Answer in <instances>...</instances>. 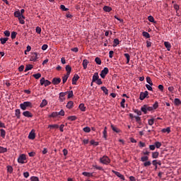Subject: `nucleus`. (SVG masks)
I'll return each mask as SVG.
<instances>
[{
	"instance_id": "nucleus-1",
	"label": "nucleus",
	"mask_w": 181,
	"mask_h": 181,
	"mask_svg": "<svg viewBox=\"0 0 181 181\" xmlns=\"http://www.w3.org/2000/svg\"><path fill=\"white\" fill-rule=\"evenodd\" d=\"M33 105L32 102L26 101L20 104V108L23 110V111H25L28 108H32Z\"/></svg>"
},
{
	"instance_id": "nucleus-2",
	"label": "nucleus",
	"mask_w": 181,
	"mask_h": 181,
	"mask_svg": "<svg viewBox=\"0 0 181 181\" xmlns=\"http://www.w3.org/2000/svg\"><path fill=\"white\" fill-rule=\"evenodd\" d=\"M100 163H103V165H109L111 163V160L108 156H103L102 158H100Z\"/></svg>"
},
{
	"instance_id": "nucleus-3",
	"label": "nucleus",
	"mask_w": 181,
	"mask_h": 181,
	"mask_svg": "<svg viewBox=\"0 0 181 181\" xmlns=\"http://www.w3.org/2000/svg\"><path fill=\"white\" fill-rule=\"evenodd\" d=\"M108 68L105 67L100 72V76L102 78H105V76H107V74H108Z\"/></svg>"
},
{
	"instance_id": "nucleus-4",
	"label": "nucleus",
	"mask_w": 181,
	"mask_h": 181,
	"mask_svg": "<svg viewBox=\"0 0 181 181\" xmlns=\"http://www.w3.org/2000/svg\"><path fill=\"white\" fill-rule=\"evenodd\" d=\"M25 160H26V155L21 154L18 158V163H25Z\"/></svg>"
},
{
	"instance_id": "nucleus-5",
	"label": "nucleus",
	"mask_w": 181,
	"mask_h": 181,
	"mask_svg": "<svg viewBox=\"0 0 181 181\" xmlns=\"http://www.w3.org/2000/svg\"><path fill=\"white\" fill-rule=\"evenodd\" d=\"M148 95V90H146L145 92H141L140 93V97L139 99L142 101L144 100H145V98H146Z\"/></svg>"
},
{
	"instance_id": "nucleus-6",
	"label": "nucleus",
	"mask_w": 181,
	"mask_h": 181,
	"mask_svg": "<svg viewBox=\"0 0 181 181\" xmlns=\"http://www.w3.org/2000/svg\"><path fill=\"white\" fill-rule=\"evenodd\" d=\"M112 173L116 175V176H117V177H119V179H121L122 180H125V177H124V175L120 174L119 172L115 171L114 170H112Z\"/></svg>"
},
{
	"instance_id": "nucleus-7",
	"label": "nucleus",
	"mask_w": 181,
	"mask_h": 181,
	"mask_svg": "<svg viewBox=\"0 0 181 181\" xmlns=\"http://www.w3.org/2000/svg\"><path fill=\"white\" fill-rule=\"evenodd\" d=\"M54 86H57V84H60L62 83V78H54L52 81Z\"/></svg>"
},
{
	"instance_id": "nucleus-8",
	"label": "nucleus",
	"mask_w": 181,
	"mask_h": 181,
	"mask_svg": "<svg viewBox=\"0 0 181 181\" xmlns=\"http://www.w3.org/2000/svg\"><path fill=\"white\" fill-rule=\"evenodd\" d=\"M37 59H39V57H37V52H34L33 53V55L30 57V62H37Z\"/></svg>"
},
{
	"instance_id": "nucleus-9",
	"label": "nucleus",
	"mask_w": 181,
	"mask_h": 181,
	"mask_svg": "<svg viewBox=\"0 0 181 181\" xmlns=\"http://www.w3.org/2000/svg\"><path fill=\"white\" fill-rule=\"evenodd\" d=\"M78 78H80V76H78V75L75 74L74 76V77L72 78V84L74 86H76V84H77V81H78Z\"/></svg>"
},
{
	"instance_id": "nucleus-10",
	"label": "nucleus",
	"mask_w": 181,
	"mask_h": 181,
	"mask_svg": "<svg viewBox=\"0 0 181 181\" xmlns=\"http://www.w3.org/2000/svg\"><path fill=\"white\" fill-rule=\"evenodd\" d=\"M23 115L24 117H26L27 118H32V117H33V115L32 114V112H29V111H24L23 112Z\"/></svg>"
},
{
	"instance_id": "nucleus-11",
	"label": "nucleus",
	"mask_w": 181,
	"mask_h": 181,
	"mask_svg": "<svg viewBox=\"0 0 181 181\" xmlns=\"http://www.w3.org/2000/svg\"><path fill=\"white\" fill-rule=\"evenodd\" d=\"M35 138H36V134H35V130H32L28 135V139H35Z\"/></svg>"
},
{
	"instance_id": "nucleus-12",
	"label": "nucleus",
	"mask_w": 181,
	"mask_h": 181,
	"mask_svg": "<svg viewBox=\"0 0 181 181\" xmlns=\"http://www.w3.org/2000/svg\"><path fill=\"white\" fill-rule=\"evenodd\" d=\"M67 93L68 92L59 93V101H61V103H63V101H64V97H65L66 94H67Z\"/></svg>"
},
{
	"instance_id": "nucleus-13",
	"label": "nucleus",
	"mask_w": 181,
	"mask_h": 181,
	"mask_svg": "<svg viewBox=\"0 0 181 181\" xmlns=\"http://www.w3.org/2000/svg\"><path fill=\"white\" fill-rule=\"evenodd\" d=\"M99 78H100V76H98V73L97 72L95 73L93 76V79H92L93 83H95V81Z\"/></svg>"
},
{
	"instance_id": "nucleus-14",
	"label": "nucleus",
	"mask_w": 181,
	"mask_h": 181,
	"mask_svg": "<svg viewBox=\"0 0 181 181\" xmlns=\"http://www.w3.org/2000/svg\"><path fill=\"white\" fill-rule=\"evenodd\" d=\"M15 115L17 118V119H21V110L20 109H16L15 110Z\"/></svg>"
},
{
	"instance_id": "nucleus-15",
	"label": "nucleus",
	"mask_w": 181,
	"mask_h": 181,
	"mask_svg": "<svg viewBox=\"0 0 181 181\" xmlns=\"http://www.w3.org/2000/svg\"><path fill=\"white\" fill-rule=\"evenodd\" d=\"M164 45L166 47L167 50L168 52H170V47H172V45H170V42H165Z\"/></svg>"
},
{
	"instance_id": "nucleus-16",
	"label": "nucleus",
	"mask_w": 181,
	"mask_h": 181,
	"mask_svg": "<svg viewBox=\"0 0 181 181\" xmlns=\"http://www.w3.org/2000/svg\"><path fill=\"white\" fill-rule=\"evenodd\" d=\"M152 163L153 165V166H155V168H156V165H159V166H160V165H162V162H160V160H153L152 161Z\"/></svg>"
},
{
	"instance_id": "nucleus-17",
	"label": "nucleus",
	"mask_w": 181,
	"mask_h": 181,
	"mask_svg": "<svg viewBox=\"0 0 181 181\" xmlns=\"http://www.w3.org/2000/svg\"><path fill=\"white\" fill-rule=\"evenodd\" d=\"M46 105H47V100H46V99H44L42 100L40 107V108H43L44 107H46Z\"/></svg>"
},
{
	"instance_id": "nucleus-18",
	"label": "nucleus",
	"mask_w": 181,
	"mask_h": 181,
	"mask_svg": "<svg viewBox=\"0 0 181 181\" xmlns=\"http://www.w3.org/2000/svg\"><path fill=\"white\" fill-rule=\"evenodd\" d=\"M66 74L70 76V73H71V66L70 65H66L65 67Z\"/></svg>"
},
{
	"instance_id": "nucleus-19",
	"label": "nucleus",
	"mask_w": 181,
	"mask_h": 181,
	"mask_svg": "<svg viewBox=\"0 0 181 181\" xmlns=\"http://www.w3.org/2000/svg\"><path fill=\"white\" fill-rule=\"evenodd\" d=\"M88 63H90V62H88V60L83 59L82 64H83V67L84 70H86V69H87V66H88Z\"/></svg>"
},
{
	"instance_id": "nucleus-20",
	"label": "nucleus",
	"mask_w": 181,
	"mask_h": 181,
	"mask_svg": "<svg viewBox=\"0 0 181 181\" xmlns=\"http://www.w3.org/2000/svg\"><path fill=\"white\" fill-rule=\"evenodd\" d=\"M49 118H59L57 112H53L51 115H49Z\"/></svg>"
},
{
	"instance_id": "nucleus-21",
	"label": "nucleus",
	"mask_w": 181,
	"mask_h": 181,
	"mask_svg": "<svg viewBox=\"0 0 181 181\" xmlns=\"http://www.w3.org/2000/svg\"><path fill=\"white\" fill-rule=\"evenodd\" d=\"M152 158H153V159H158V158H159V152H158V151L153 152Z\"/></svg>"
},
{
	"instance_id": "nucleus-22",
	"label": "nucleus",
	"mask_w": 181,
	"mask_h": 181,
	"mask_svg": "<svg viewBox=\"0 0 181 181\" xmlns=\"http://www.w3.org/2000/svg\"><path fill=\"white\" fill-rule=\"evenodd\" d=\"M8 40H9V38H8V37L0 38V42H1V45H5V43H6V42H8Z\"/></svg>"
},
{
	"instance_id": "nucleus-23",
	"label": "nucleus",
	"mask_w": 181,
	"mask_h": 181,
	"mask_svg": "<svg viewBox=\"0 0 181 181\" xmlns=\"http://www.w3.org/2000/svg\"><path fill=\"white\" fill-rule=\"evenodd\" d=\"M14 16L16 17V18H21V17H22V18H25V16H23V15H22V14H21V12L20 11H16L15 13H14Z\"/></svg>"
},
{
	"instance_id": "nucleus-24",
	"label": "nucleus",
	"mask_w": 181,
	"mask_h": 181,
	"mask_svg": "<svg viewBox=\"0 0 181 181\" xmlns=\"http://www.w3.org/2000/svg\"><path fill=\"white\" fill-rule=\"evenodd\" d=\"M111 128H112V131H114V132H116L117 134H119L120 130L117 127L112 124Z\"/></svg>"
},
{
	"instance_id": "nucleus-25",
	"label": "nucleus",
	"mask_w": 181,
	"mask_h": 181,
	"mask_svg": "<svg viewBox=\"0 0 181 181\" xmlns=\"http://www.w3.org/2000/svg\"><path fill=\"white\" fill-rule=\"evenodd\" d=\"M32 69H33V65H32V64L26 65L24 71L26 73V71H29V70H32Z\"/></svg>"
},
{
	"instance_id": "nucleus-26",
	"label": "nucleus",
	"mask_w": 181,
	"mask_h": 181,
	"mask_svg": "<svg viewBox=\"0 0 181 181\" xmlns=\"http://www.w3.org/2000/svg\"><path fill=\"white\" fill-rule=\"evenodd\" d=\"M73 105H74V103L73 101H69L66 104V108H69L70 110V109H71Z\"/></svg>"
},
{
	"instance_id": "nucleus-27",
	"label": "nucleus",
	"mask_w": 181,
	"mask_h": 181,
	"mask_svg": "<svg viewBox=\"0 0 181 181\" xmlns=\"http://www.w3.org/2000/svg\"><path fill=\"white\" fill-rule=\"evenodd\" d=\"M69 77H70V75H69L67 74L64 76L62 77V83H63V84H64L66 83V81H67Z\"/></svg>"
},
{
	"instance_id": "nucleus-28",
	"label": "nucleus",
	"mask_w": 181,
	"mask_h": 181,
	"mask_svg": "<svg viewBox=\"0 0 181 181\" xmlns=\"http://www.w3.org/2000/svg\"><path fill=\"white\" fill-rule=\"evenodd\" d=\"M103 11H105V12H111V11H112V8L108 6H105L103 7Z\"/></svg>"
},
{
	"instance_id": "nucleus-29",
	"label": "nucleus",
	"mask_w": 181,
	"mask_h": 181,
	"mask_svg": "<svg viewBox=\"0 0 181 181\" xmlns=\"http://www.w3.org/2000/svg\"><path fill=\"white\" fill-rule=\"evenodd\" d=\"M141 111L144 112V114H148V110L146 109V105H144L141 107Z\"/></svg>"
},
{
	"instance_id": "nucleus-30",
	"label": "nucleus",
	"mask_w": 181,
	"mask_h": 181,
	"mask_svg": "<svg viewBox=\"0 0 181 181\" xmlns=\"http://www.w3.org/2000/svg\"><path fill=\"white\" fill-rule=\"evenodd\" d=\"M107 127H105L104 128L103 132V138H104V139H105V141H107Z\"/></svg>"
},
{
	"instance_id": "nucleus-31",
	"label": "nucleus",
	"mask_w": 181,
	"mask_h": 181,
	"mask_svg": "<svg viewBox=\"0 0 181 181\" xmlns=\"http://www.w3.org/2000/svg\"><path fill=\"white\" fill-rule=\"evenodd\" d=\"M64 110H61L60 112H57L58 118H60V117H64Z\"/></svg>"
},
{
	"instance_id": "nucleus-32",
	"label": "nucleus",
	"mask_w": 181,
	"mask_h": 181,
	"mask_svg": "<svg viewBox=\"0 0 181 181\" xmlns=\"http://www.w3.org/2000/svg\"><path fill=\"white\" fill-rule=\"evenodd\" d=\"M118 45H119V40L116 38L113 41V47H117V46H118Z\"/></svg>"
},
{
	"instance_id": "nucleus-33",
	"label": "nucleus",
	"mask_w": 181,
	"mask_h": 181,
	"mask_svg": "<svg viewBox=\"0 0 181 181\" xmlns=\"http://www.w3.org/2000/svg\"><path fill=\"white\" fill-rule=\"evenodd\" d=\"M33 77H34V78H35L36 80H39V78L42 77V74L40 73L35 74L33 75Z\"/></svg>"
},
{
	"instance_id": "nucleus-34",
	"label": "nucleus",
	"mask_w": 181,
	"mask_h": 181,
	"mask_svg": "<svg viewBox=\"0 0 181 181\" xmlns=\"http://www.w3.org/2000/svg\"><path fill=\"white\" fill-rule=\"evenodd\" d=\"M124 56L127 59V64H129V60L131 59V56L129 55V54H127V53L124 54Z\"/></svg>"
},
{
	"instance_id": "nucleus-35",
	"label": "nucleus",
	"mask_w": 181,
	"mask_h": 181,
	"mask_svg": "<svg viewBox=\"0 0 181 181\" xmlns=\"http://www.w3.org/2000/svg\"><path fill=\"white\" fill-rule=\"evenodd\" d=\"M0 132H1V138H5L6 135V132L5 131V129H1Z\"/></svg>"
},
{
	"instance_id": "nucleus-36",
	"label": "nucleus",
	"mask_w": 181,
	"mask_h": 181,
	"mask_svg": "<svg viewBox=\"0 0 181 181\" xmlns=\"http://www.w3.org/2000/svg\"><path fill=\"white\" fill-rule=\"evenodd\" d=\"M82 175L83 176H86L87 177H91V176H93V173H88V172H83V173H82Z\"/></svg>"
},
{
	"instance_id": "nucleus-37",
	"label": "nucleus",
	"mask_w": 181,
	"mask_h": 181,
	"mask_svg": "<svg viewBox=\"0 0 181 181\" xmlns=\"http://www.w3.org/2000/svg\"><path fill=\"white\" fill-rule=\"evenodd\" d=\"M100 88L106 95H108V89L105 86H102Z\"/></svg>"
},
{
	"instance_id": "nucleus-38",
	"label": "nucleus",
	"mask_w": 181,
	"mask_h": 181,
	"mask_svg": "<svg viewBox=\"0 0 181 181\" xmlns=\"http://www.w3.org/2000/svg\"><path fill=\"white\" fill-rule=\"evenodd\" d=\"M5 152H8V148L0 146V153H5Z\"/></svg>"
},
{
	"instance_id": "nucleus-39",
	"label": "nucleus",
	"mask_w": 181,
	"mask_h": 181,
	"mask_svg": "<svg viewBox=\"0 0 181 181\" xmlns=\"http://www.w3.org/2000/svg\"><path fill=\"white\" fill-rule=\"evenodd\" d=\"M148 160H149V157H148V156H142L141 158V162H146Z\"/></svg>"
},
{
	"instance_id": "nucleus-40",
	"label": "nucleus",
	"mask_w": 181,
	"mask_h": 181,
	"mask_svg": "<svg viewBox=\"0 0 181 181\" xmlns=\"http://www.w3.org/2000/svg\"><path fill=\"white\" fill-rule=\"evenodd\" d=\"M79 109L81 110V111H83V112L86 111V106L83 103H81L79 105Z\"/></svg>"
},
{
	"instance_id": "nucleus-41",
	"label": "nucleus",
	"mask_w": 181,
	"mask_h": 181,
	"mask_svg": "<svg viewBox=\"0 0 181 181\" xmlns=\"http://www.w3.org/2000/svg\"><path fill=\"white\" fill-rule=\"evenodd\" d=\"M83 131L88 134L89 132H91V129L89 127H86L83 129Z\"/></svg>"
},
{
	"instance_id": "nucleus-42",
	"label": "nucleus",
	"mask_w": 181,
	"mask_h": 181,
	"mask_svg": "<svg viewBox=\"0 0 181 181\" xmlns=\"http://www.w3.org/2000/svg\"><path fill=\"white\" fill-rule=\"evenodd\" d=\"M174 104H175V105H180L181 104V101L179 98H175L174 100Z\"/></svg>"
},
{
	"instance_id": "nucleus-43",
	"label": "nucleus",
	"mask_w": 181,
	"mask_h": 181,
	"mask_svg": "<svg viewBox=\"0 0 181 181\" xmlns=\"http://www.w3.org/2000/svg\"><path fill=\"white\" fill-rule=\"evenodd\" d=\"M146 82L151 85V86H153V83H152V79H151V77L148 76L146 78Z\"/></svg>"
},
{
	"instance_id": "nucleus-44",
	"label": "nucleus",
	"mask_w": 181,
	"mask_h": 181,
	"mask_svg": "<svg viewBox=\"0 0 181 181\" xmlns=\"http://www.w3.org/2000/svg\"><path fill=\"white\" fill-rule=\"evenodd\" d=\"M162 132L165 133L167 132L168 134L170 133V127H167L166 129H163L161 130Z\"/></svg>"
},
{
	"instance_id": "nucleus-45",
	"label": "nucleus",
	"mask_w": 181,
	"mask_h": 181,
	"mask_svg": "<svg viewBox=\"0 0 181 181\" xmlns=\"http://www.w3.org/2000/svg\"><path fill=\"white\" fill-rule=\"evenodd\" d=\"M143 36H144V37H146V39H149V37H151V35L148 34V32H143Z\"/></svg>"
},
{
	"instance_id": "nucleus-46",
	"label": "nucleus",
	"mask_w": 181,
	"mask_h": 181,
	"mask_svg": "<svg viewBox=\"0 0 181 181\" xmlns=\"http://www.w3.org/2000/svg\"><path fill=\"white\" fill-rule=\"evenodd\" d=\"M24 19H25V17L23 18V17H19L18 18V21H19V22H20V23L21 24V25H25V21H24Z\"/></svg>"
},
{
	"instance_id": "nucleus-47",
	"label": "nucleus",
	"mask_w": 181,
	"mask_h": 181,
	"mask_svg": "<svg viewBox=\"0 0 181 181\" xmlns=\"http://www.w3.org/2000/svg\"><path fill=\"white\" fill-rule=\"evenodd\" d=\"M18 35V33L13 31L11 34V39H15L16 37V35Z\"/></svg>"
},
{
	"instance_id": "nucleus-48",
	"label": "nucleus",
	"mask_w": 181,
	"mask_h": 181,
	"mask_svg": "<svg viewBox=\"0 0 181 181\" xmlns=\"http://www.w3.org/2000/svg\"><path fill=\"white\" fill-rule=\"evenodd\" d=\"M148 20L149 21V22H151L152 23H155V18H153V16H149L148 17Z\"/></svg>"
},
{
	"instance_id": "nucleus-49",
	"label": "nucleus",
	"mask_w": 181,
	"mask_h": 181,
	"mask_svg": "<svg viewBox=\"0 0 181 181\" xmlns=\"http://www.w3.org/2000/svg\"><path fill=\"white\" fill-rule=\"evenodd\" d=\"M151 165H152V163H151V161H145L144 163V166L145 168H147V166H151Z\"/></svg>"
},
{
	"instance_id": "nucleus-50",
	"label": "nucleus",
	"mask_w": 181,
	"mask_h": 181,
	"mask_svg": "<svg viewBox=\"0 0 181 181\" xmlns=\"http://www.w3.org/2000/svg\"><path fill=\"white\" fill-rule=\"evenodd\" d=\"M154 122H155V119H149L148 120V125L152 126V125H153Z\"/></svg>"
},
{
	"instance_id": "nucleus-51",
	"label": "nucleus",
	"mask_w": 181,
	"mask_h": 181,
	"mask_svg": "<svg viewBox=\"0 0 181 181\" xmlns=\"http://www.w3.org/2000/svg\"><path fill=\"white\" fill-rule=\"evenodd\" d=\"M95 63H96V64H101V59H100V57H96L95 59Z\"/></svg>"
},
{
	"instance_id": "nucleus-52",
	"label": "nucleus",
	"mask_w": 181,
	"mask_h": 181,
	"mask_svg": "<svg viewBox=\"0 0 181 181\" xmlns=\"http://www.w3.org/2000/svg\"><path fill=\"white\" fill-rule=\"evenodd\" d=\"M68 119L69 121H76V119H77V117H76V116H69L68 117Z\"/></svg>"
},
{
	"instance_id": "nucleus-53",
	"label": "nucleus",
	"mask_w": 181,
	"mask_h": 181,
	"mask_svg": "<svg viewBox=\"0 0 181 181\" xmlns=\"http://www.w3.org/2000/svg\"><path fill=\"white\" fill-rule=\"evenodd\" d=\"M36 33H38V35H40L42 33V28L40 27H37L35 29Z\"/></svg>"
},
{
	"instance_id": "nucleus-54",
	"label": "nucleus",
	"mask_w": 181,
	"mask_h": 181,
	"mask_svg": "<svg viewBox=\"0 0 181 181\" xmlns=\"http://www.w3.org/2000/svg\"><path fill=\"white\" fill-rule=\"evenodd\" d=\"M155 146H156V148H159L162 146V143H160L159 141H156L155 143Z\"/></svg>"
},
{
	"instance_id": "nucleus-55",
	"label": "nucleus",
	"mask_w": 181,
	"mask_h": 181,
	"mask_svg": "<svg viewBox=\"0 0 181 181\" xmlns=\"http://www.w3.org/2000/svg\"><path fill=\"white\" fill-rule=\"evenodd\" d=\"M7 171L9 172V173H12V172H13V168H12V166H7Z\"/></svg>"
},
{
	"instance_id": "nucleus-56",
	"label": "nucleus",
	"mask_w": 181,
	"mask_h": 181,
	"mask_svg": "<svg viewBox=\"0 0 181 181\" xmlns=\"http://www.w3.org/2000/svg\"><path fill=\"white\" fill-rule=\"evenodd\" d=\"M30 181H40V180H39V177L36 176H32L30 177Z\"/></svg>"
},
{
	"instance_id": "nucleus-57",
	"label": "nucleus",
	"mask_w": 181,
	"mask_h": 181,
	"mask_svg": "<svg viewBox=\"0 0 181 181\" xmlns=\"http://www.w3.org/2000/svg\"><path fill=\"white\" fill-rule=\"evenodd\" d=\"M61 9L62 11H64V12H67V11H69V8H66V6L65 5H61Z\"/></svg>"
},
{
	"instance_id": "nucleus-58",
	"label": "nucleus",
	"mask_w": 181,
	"mask_h": 181,
	"mask_svg": "<svg viewBox=\"0 0 181 181\" xmlns=\"http://www.w3.org/2000/svg\"><path fill=\"white\" fill-rule=\"evenodd\" d=\"M52 84V82L49 80H45V82L44 83L45 87H47V86H50Z\"/></svg>"
},
{
	"instance_id": "nucleus-59",
	"label": "nucleus",
	"mask_w": 181,
	"mask_h": 181,
	"mask_svg": "<svg viewBox=\"0 0 181 181\" xmlns=\"http://www.w3.org/2000/svg\"><path fill=\"white\" fill-rule=\"evenodd\" d=\"M120 105L122 108H125V99L124 98H123L122 100V102L120 103Z\"/></svg>"
},
{
	"instance_id": "nucleus-60",
	"label": "nucleus",
	"mask_w": 181,
	"mask_h": 181,
	"mask_svg": "<svg viewBox=\"0 0 181 181\" xmlns=\"http://www.w3.org/2000/svg\"><path fill=\"white\" fill-rule=\"evenodd\" d=\"M49 128H54V129H57L59 128V124H50L48 126Z\"/></svg>"
},
{
	"instance_id": "nucleus-61",
	"label": "nucleus",
	"mask_w": 181,
	"mask_h": 181,
	"mask_svg": "<svg viewBox=\"0 0 181 181\" xmlns=\"http://www.w3.org/2000/svg\"><path fill=\"white\" fill-rule=\"evenodd\" d=\"M158 107H159V104L158 103V102H156L153 105V110H156V108H158Z\"/></svg>"
},
{
	"instance_id": "nucleus-62",
	"label": "nucleus",
	"mask_w": 181,
	"mask_h": 181,
	"mask_svg": "<svg viewBox=\"0 0 181 181\" xmlns=\"http://www.w3.org/2000/svg\"><path fill=\"white\" fill-rule=\"evenodd\" d=\"M74 95V94L73 93V90H70L68 93V98H71V97H73Z\"/></svg>"
},
{
	"instance_id": "nucleus-63",
	"label": "nucleus",
	"mask_w": 181,
	"mask_h": 181,
	"mask_svg": "<svg viewBox=\"0 0 181 181\" xmlns=\"http://www.w3.org/2000/svg\"><path fill=\"white\" fill-rule=\"evenodd\" d=\"M90 144H91V145H95V146H98V142L95 141L94 140H91Z\"/></svg>"
},
{
	"instance_id": "nucleus-64",
	"label": "nucleus",
	"mask_w": 181,
	"mask_h": 181,
	"mask_svg": "<svg viewBox=\"0 0 181 181\" xmlns=\"http://www.w3.org/2000/svg\"><path fill=\"white\" fill-rule=\"evenodd\" d=\"M135 114H137V115H142V112L141 110H134Z\"/></svg>"
}]
</instances>
